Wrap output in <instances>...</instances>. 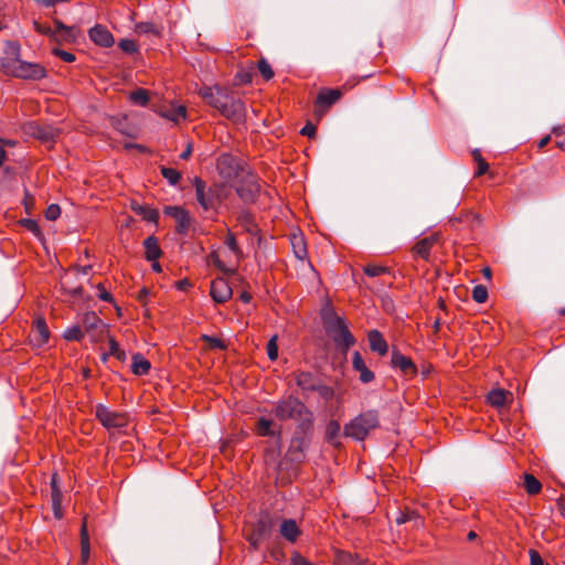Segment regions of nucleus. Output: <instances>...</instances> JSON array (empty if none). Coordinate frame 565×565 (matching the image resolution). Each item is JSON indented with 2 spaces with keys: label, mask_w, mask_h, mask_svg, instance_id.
Masks as SVG:
<instances>
[{
  "label": "nucleus",
  "mask_w": 565,
  "mask_h": 565,
  "mask_svg": "<svg viewBox=\"0 0 565 565\" xmlns=\"http://www.w3.org/2000/svg\"><path fill=\"white\" fill-rule=\"evenodd\" d=\"M199 95L226 119L235 124L245 122L247 115L245 103L228 89L220 86H204L199 90Z\"/></svg>",
  "instance_id": "obj_1"
},
{
  "label": "nucleus",
  "mask_w": 565,
  "mask_h": 565,
  "mask_svg": "<svg viewBox=\"0 0 565 565\" xmlns=\"http://www.w3.org/2000/svg\"><path fill=\"white\" fill-rule=\"evenodd\" d=\"M271 413L281 420H295L302 433H307L313 427V414L298 397L289 395L279 399Z\"/></svg>",
  "instance_id": "obj_2"
},
{
  "label": "nucleus",
  "mask_w": 565,
  "mask_h": 565,
  "mask_svg": "<svg viewBox=\"0 0 565 565\" xmlns=\"http://www.w3.org/2000/svg\"><path fill=\"white\" fill-rule=\"evenodd\" d=\"M380 425L379 412L370 409L363 412L345 424L343 434L345 437L362 441Z\"/></svg>",
  "instance_id": "obj_3"
},
{
  "label": "nucleus",
  "mask_w": 565,
  "mask_h": 565,
  "mask_svg": "<svg viewBox=\"0 0 565 565\" xmlns=\"http://www.w3.org/2000/svg\"><path fill=\"white\" fill-rule=\"evenodd\" d=\"M193 185L196 201L204 211L216 210L222 203V185L216 183L207 185L206 182L199 177H194Z\"/></svg>",
  "instance_id": "obj_4"
},
{
  "label": "nucleus",
  "mask_w": 565,
  "mask_h": 565,
  "mask_svg": "<svg viewBox=\"0 0 565 565\" xmlns=\"http://www.w3.org/2000/svg\"><path fill=\"white\" fill-rule=\"evenodd\" d=\"M273 520L269 514L260 515L259 519L245 530V539L254 551H257L263 542L270 535Z\"/></svg>",
  "instance_id": "obj_5"
},
{
  "label": "nucleus",
  "mask_w": 565,
  "mask_h": 565,
  "mask_svg": "<svg viewBox=\"0 0 565 565\" xmlns=\"http://www.w3.org/2000/svg\"><path fill=\"white\" fill-rule=\"evenodd\" d=\"M95 416L107 429L122 428L129 423V415L127 413L113 411L104 404L96 405Z\"/></svg>",
  "instance_id": "obj_6"
},
{
  "label": "nucleus",
  "mask_w": 565,
  "mask_h": 565,
  "mask_svg": "<svg viewBox=\"0 0 565 565\" xmlns=\"http://www.w3.org/2000/svg\"><path fill=\"white\" fill-rule=\"evenodd\" d=\"M81 327L89 334L93 342H102L108 335V324L94 311H87L82 316Z\"/></svg>",
  "instance_id": "obj_7"
},
{
  "label": "nucleus",
  "mask_w": 565,
  "mask_h": 565,
  "mask_svg": "<svg viewBox=\"0 0 565 565\" xmlns=\"http://www.w3.org/2000/svg\"><path fill=\"white\" fill-rule=\"evenodd\" d=\"M343 93L339 88H321L315 102V116L322 117L340 98Z\"/></svg>",
  "instance_id": "obj_8"
},
{
  "label": "nucleus",
  "mask_w": 565,
  "mask_h": 565,
  "mask_svg": "<svg viewBox=\"0 0 565 565\" xmlns=\"http://www.w3.org/2000/svg\"><path fill=\"white\" fill-rule=\"evenodd\" d=\"M46 75L47 73L43 65L25 62L21 58L18 62L14 73V77L29 81H40L46 77Z\"/></svg>",
  "instance_id": "obj_9"
},
{
  "label": "nucleus",
  "mask_w": 565,
  "mask_h": 565,
  "mask_svg": "<svg viewBox=\"0 0 565 565\" xmlns=\"http://www.w3.org/2000/svg\"><path fill=\"white\" fill-rule=\"evenodd\" d=\"M327 333L330 334L338 347L343 348L347 351L350 347L355 343V339L350 332L345 320L337 323L327 330Z\"/></svg>",
  "instance_id": "obj_10"
},
{
  "label": "nucleus",
  "mask_w": 565,
  "mask_h": 565,
  "mask_svg": "<svg viewBox=\"0 0 565 565\" xmlns=\"http://www.w3.org/2000/svg\"><path fill=\"white\" fill-rule=\"evenodd\" d=\"M440 236L434 233L427 237L419 239L413 247L412 254L414 258H420L428 262L433 247L439 242Z\"/></svg>",
  "instance_id": "obj_11"
},
{
  "label": "nucleus",
  "mask_w": 565,
  "mask_h": 565,
  "mask_svg": "<svg viewBox=\"0 0 565 565\" xmlns=\"http://www.w3.org/2000/svg\"><path fill=\"white\" fill-rule=\"evenodd\" d=\"M51 332L43 317H36L32 323L30 339L35 347H43L50 340Z\"/></svg>",
  "instance_id": "obj_12"
},
{
  "label": "nucleus",
  "mask_w": 565,
  "mask_h": 565,
  "mask_svg": "<svg viewBox=\"0 0 565 565\" xmlns=\"http://www.w3.org/2000/svg\"><path fill=\"white\" fill-rule=\"evenodd\" d=\"M210 295L216 303H225L232 298L233 290L224 278H215L211 282Z\"/></svg>",
  "instance_id": "obj_13"
},
{
  "label": "nucleus",
  "mask_w": 565,
  "mask_h": 565,
  "mask_svg": "<svg viewBox=\"0 0 565 565\" xmlns=\"http://www.w3.org/2000/svg\"><path fill=\"white\" fill-rule=\"evenodd\" d=\"M392 366L398 369L404 375L414 377L417 375V366L409 356L402 354L398 350L392 351Z\"/></svg>",
  "instance_id": "obj_14"
},
{
  "label": "nucleus",
  "mask_w": 565,
  "mask_h": 565,
  "mask_svg": "<svg viewBox=\"0 0 565 565\" xmlns=\"http://www.w3.org/2000/svg\"><path fill=\"white\" fill-rule=\"evenodd\" d=\"M451 226L460 230L461 227L458 225H462V228H467L469 231H473L475 228L481 225L480 215L472 211H461L458 216L449 220Z\"/></svg>",
  "instance_id": "obj_15"
},
{
  "label": "nucleus",
  "mask_w": 565,
  "mask_h": 565,
  "mask_svg": "<svg viewBox=\"0 0 565 565\" xmlns=\"http://www.w3.org/2000/svg\"><path fill=\"white\" fill-rule=\"evenodd\" d=\"M217 171L221 175L226 179H232L237 177L239 163L238 161L230 153H223L217 159Z\"/></svg>",
  "instance_id": "obj_16"
},
{
  "label": "nucleus",
  "mask_w": 565,
  "mask_h": 565,
  "mask_svg": "<svg viewBox=\"0 0 565 565\" xmlns=\"http://www.w3.org/2000/svg\"><path fill=\"white\" fill-rule=\"evenodd\" d=\"M88 35L96 45L102 47H110L115 43L113 34L102 24H96L93 26L89 30Z\"/></svg>",
  "instance_id": "obj_17"
},
{
  "label": "nucleus",
  "mask_w": 565,
  "mask_h": 565,
  "mask_svg": "<svg viewBox=\"0 0 565 565\" xmlns=\"http://www.w3.org/2000/svg\"><path fill=\"white\" fill-rule=\"evenodd\" d=\"M50 484H51V501H52L53 513H54V516L60 520L63 518V512H62V492L58 487L57 473L52 475Z\"/></svg>",
  "instance_id": "obj_18"
},
{
  "label": "nucleus",
  "mask_w": 565,
  "mask_h": 565,
  "mask_svg": "<svg viewBox=\"0 0 565 565\" xmlns=\"http://www.w3.org/2000/svg\"><path fill=\"white\" fill-rule=\"evenodd\" d=\"M352 366L360 373V381L362 383H370L374 380V373L366 366L361 353L359 351L353 352Z\"/></svg>",
  "instance_id": "obj_19"
},
{
  "label": "nucleus",
  "mask_w": 565,
  "mask_h": 565,
  "mask_svg": "<svg viewBox=\"0 0 565 565\" xmlns=\"http://www.w3.org/2000/svg\"><path fill=\"white\" fill-rule=\"evenodd\" d=\"M279 532L280 535L290 543H295L301 534V531L294 519L282 520Z\"/></svg>",
  "instance_id": "obj_20"
},
{
  "label": "nucleus",
  "mask_w": 565,
  "mask_h": 565,
  "mask_svg": "<svg viewBox=\"0 0 565 565\" xmlns=\"http://www.w3.org/2000/svg\"><path fill=\"white\" fill-rule=\"evenodd\" d=\"M367 340L370 344V349L373 352L379 353L381 356H384L388 352V345L382 333L377 330H371L367 334Z\"/></svg>",
  "instance_id": "obj_21"
},
{
  "label": "nucleus",
  "mask_w": 565,
  "mask_h": 565,
  "mask_svg": "<svg viewBox=\"0 0 565 565\" xmlns=\"http://www.w3.org/2000/svg\"><path fill=\"white\" fill-rule=\"evenodd\" d=\"M54 31L53 34L58 36L60 40L72 43L77 39V30L75 26L65 25L60 20H54Z\"/></svg>",
  "instance_id": "obj_22"
},
{
  "label": "nucleus",
  "mask_w": 565,
  "mask_h": 565,
  "mask_svg": "<svg viewBox=\"0 0 565 565\" xmlns=\"http://www.w3.org/2000/svg\"><path fill=\"white\" fill-rule=\"evenodd\" d=\"M238 196L245 202H253L258 192L259 185L253 180V177L245 183L236 188Z\"/></svg>",
  "instance_id": "obj_23"
},
{
  "label": "nucleus",
  "mask_w": 565,
  "mask_h": 565,
  "mask_svg": "<svg viewBox=\"0 0 565 565\" xmlns=\"http://www.w3.org/2000/svg\"><path fill=\"white\" fill-rule=\"evenodd\" d=\"M145 257L147 260H158L162 255L161 247L156 236H148L143 241Z\"/></svg>",
  "instance_id": "obj_24"
},
{
  "label": "nucleus",
  "mask_w": 565,
  "mask_h": 565,
  "mask_svg": "<svg viewBox=\"0 0 565 565\" xmlns=\"http://www.w3.org/2000/svg\"><path fill=\"white\" fill-rule=\"evenodd\" d=\"M296 383L297 385L303 390V391H317L319 388V385L313 376L312 373L310 372H298L296 373Z\"/></svg>",
  "instance_id": "obj_25"
},
{
  "label": "nucleus",
  "mask_w": 565,
  "mask_h": 565,
  "mask_svg": "<svg viewBox=\"0 0 565 565\" xmlns=\"http://www.w3.org/2000/svg\"><path fill=\"white\" fill-rule=\"evenodd\" d=\"M510 392L503 388L491 390L487 395V402L493 407H502L507 404Z\"/></svg>",
  "instance_id": "obj_26"
},
{
  "label": "nucleus",
  "mask_w": 565,
  "mask_h": 565,
  "mask_svg": "<svg viewBox=\"0 0 565 565\" xmlns=\"http://www.w3.org/2000/svg\"><path fill=\"white\" fill-rule=\"evenodd\" d=\"M151 363L143 358L140 353L132 355L131 372L135 375L141 376L149 373Z\"/></svg>",
  "instance_id": "obj_27"
},
{
  "label": "nucleus",
  "mask_w": 565,
  "mask_h": 565,
  "mask_svg": "<svg viewBox=\"0 0 565 565\" xmlns=\"http://www.w3.org/2000/svg\"><path fill=\"white\" fill-rule=\"evenodd\" d=\"M340 431V423L335 419H331L326 427V440L334 447H339L341 445L339 441Z\"/></svg>",
  "instance_id": "obj_28"
},
{
  "label": "nucleus",
  "mask_w": 565,
  "mask_h": 565,
  "mask_svg": "<svg viewBox=\"0 0 565 565\" xmlns=\"http://www.w3.org/2000/svg\"><path fill=\"white\" fill-rule=\"evenodd\" d=\"M321 319L323 321L326 331L344 320L335 313L334 309L330 305H327L321 309Z\"/></svg>",
  "instance_id": "obj_29"
},
{
  "label": "nucleus",
  "mask_w": 565,
  "mask_h": 565,
  "mask_svg": "<svg viewBox=\"0 0 565 565\" xmlns=\"http://www.w3.org/2000/svg\"><path fill=\"white\" fill-rule=\"evenodd\" d=\"M132 210L147 222L157 223L159 220V212L148 205H134Z\"/></svg>",
  "instance_id": "obj_30"
},
{
  "label": "nucleus",
  "mask_w": 565,
  "mask_h": 565,
  "mask_svg": "<svg viewBox=\"0 0 565 565\" xmlns=\"http://www.w3.org/2000/svg\"><path fill=\"white\" fill-rule=\"evenodd\" d=\"M290 242L296 257L301 260L305 259L308 255V250L303 236L295 234L291 236Z\"/></svg>",
  "instance_id": "obj_31"
},
{
  "label": "nucleus",
  "mask_w": 565,
  "mask_h": 565,
  "mask_svg": "<svg viewBox=\"0 0 565 565\" xmlns=\"http://www.w3.org/2000/svg\"><path fill=\"white\" fill-rule=\"evenodd\" d=\"M524 489L530 495H535L541 492L542 483L541 481L533 476L532 473H524Z\"/></svg>",
  "instance_id": "obj_32"
},
{
  "label": "nucleus",
  "mask_w": 565,
  "mask_h": 565,
  "mask_svg": "<svg viewBox=\"0 0 565 565\" xmlns=\"http://www.w3.org/2000/svg\"><path fill=\"white\" fill-rule=\"evenodd\" d=\"M109 343V352L104 353L102 359L103 361H106L109 355L116 358L118 361L124 362L126 360V352L119 348L118 342L115 340V338L109 337L108 338Z\"/></svg>",
  "instance_id": "obj_33"
},
{
  "label": "nucleus",
  "mask_w": 565,
  "mask_h": 565,
  "mask_svg": "<svg viewBox=\"0 0 565 565\" xmlns=\"http://www.w3.org/2000/svg\"><path fill=\"white\" fill-rule=\"evenodd\" d=\"M135 31L138 34H152L154 36L161 35V29L153 22H139L135 25Z\"/></svg>",
  "instance_id": "obj_34"
},
{
  "label": "nucleus",
  "mask_w": 565,
  "mask_h": 565,
  "mask_svg": "<svg viewBox=\"0 0 565 565\" xmlns=\"http://www.w3.org/2000/svg\"><path fill=\"white\" fill-rule=\"evenodd\" d=\"M31 129H32L33 136H35L36 138L44 140V141L52 140L56 136V132L52 127H43V126L34 125V126H31Z\"/></svg>",
  "instance_id": "obj_35"
},
{
  "label": "nucleus",
  "mask_w": 565,
  "mask_h": 565,
  "mask_svg": "<svg viewBox=\"0 0 565 565\" xmlns=\"http://www.w3.org/2000/svg\"><path fill=\"white\" fill-rule=\"evenodd\" d=\"M129 99L134 104L145 107L150 100L149 90L145 88H138L129 94Z\"/></svg>",
  "instance_id": "obj_36"
},
{
  "label": "nucleus",
  "mask_w": 565,
  "mask_h": 565,
  "mask_svg": "<svg viewBox=\"0 0 565 565\" xmlns=\"http://www.w3.org/2000/svg\"><path fill=\"white\" fill-rule=\"evenodd\" d=\"M20 58H13L3 56L0 58V71L8 75L14 77L15 67L18 65Z\"/></svg>",
  "instance_id": "obj_37"
},
{
  "label": "nucleus",
  "mask_w": 565,
  "mask_h": 565,
  "mask_svg": "<svg viewBox=\"0 0 565 565\" xmlns=\"http://www.w3.org/2000/svg\"><path fill=\"white\" fill-rule=\"evenodd\" d=\"M201 340L211 350H226L227 349V344L221 338L202 334Z\"/></svg>",
  "instance_id": "obj_38"
},
{
  "label": "nucleus",
  "mask_w": 565,
  "mask_h": 565,
  "mask_svg": "<svg viewBox=\"0 0 565 565\" xmlns=\"http://www.w3.org/2000/svg\"><path fill=\"white\" fill-rule=\"evenodd\" d=\"M177 222L175 231L179 234H185L189 231L191 224V217L186 210H184L181 214L174 218Z\"/></svg>",
  "instance_id": "obj_39"
},
{
  "label": "nucleus",
  "mask_w": 565,
  "mask_h": 565,
  "mask_svg": "<svg viewBox=\"0 0 565 565\" xmlns=\"http://www.w3.org/2000/svg\"><path fill=\"white\" fill-rule=\"evenodd\" d=\"M363 271L369 277H377L384 274H391V269L386 266L377 264H367L363 267Z\"/></svg>",
  "instance_id": "obj_40"
},
{
  "label": "nucleus",
  "mask_w": 565,
  "mask_h": 565,
  "mask_svg": "<svg viewBox=\"0 0 565 565\" xmlns=\"http://www.w3.org/2000/svg\"><path fill=\"white\" fill-rule=\"evenodd\" d=\"M473 160L477 162L478 169L475 173V177H481L489 170V164L482 157L479 149H475L472 151Z\"/></svg>",
  "instance_id": "obj_41"
},
{
  "label": "nucleus",
  "mask_w": 565,
  "mask_h": 565,
  "mask_svg": "<svg viewBox=\"0 0 565 565\" xmlns=\"http://www.w3.org/2000/svg\"><path fill=\"white\" fill-rule=\"evenodd\" d=\"M162 177L171 184L177 185L181 180V173L173 168L161 167L160 168Z\"/></svg>",
  "instance_id": "obj_42"
},
{
  "label": "nucleus",
  "mask_w": 565,
  "mask_h": 565,
  "mask_svg": "<svg viewBox=\"0 0 565 565\" xmlns=\"http://www.w3.org/2000/svg\"><path fill=\"white\" fill-rule=\"evenodd\" d=\"M81 545H82V561L85 563L89 556V539L86 529V523L84 522L81 530Z\"/></svg>",
  "instance_id": "obj_43"
},
{
  "label": "nucleus",
  "mask_w": 565,
  "mask_h": 565,
  "mask_svg": "<svg viewBox=\"0 0 565 565\" xmlns=\"http://www.w3.org/2000/svg\"><path fill=\"white\" fill-rule=\"evenodd\" d=\"M85 331L81 326H73L65 330L64 339L67 341H81L84 338Z\"/></svg>",
  "instance_id": "obj_44"
},
{
  "label": "nucleus",
  "mask_w": 565,
  "mask_h": 565,
  "mask_svg": "<svg viewBox=\"0 0 565 565\" xmlns=\"http://www.w3.org/2000/svg\"><path fill=\"white\" fill-rule=\"evenodd\" d=\"M271 420L270 419H267L265 417H260L257 422V434L262 437H266V436H273L274 433L273 430L270 429L271 427Z\"/></svg>",
  "instance_id": "obj_45"
},
{
  "label": "nucleus",
  "mask_w": 565,
  "mask_h": 565,
  "mask_svg": "<svg viewBox=\"0 0 565 565\" xmlns=\"http://www.w3.org/2000/svg\"><path fill=\"white\" fill-rule=\"evenodd\" d=\"M19 224L33 233L36 237H42V231L35 220L32 218H22L19 221Z\"/></svg>",
  "instance_id": "obj_46"
},
{
  "label": "nucleus",
  "mask_w": 565,
  "mask_h": 565,
  "mask_svg": "<svg viewBox=\"0 0 565 565\" xmlns=\"http://www.w3.org/2000/svg\"><path fill=\"white\" fill-rule=\"evenodd\" d=\"M4 54L8 57L20 58L21 45L17 41H8L4 46Z\"/></svg>",
  "instance_id": "obj_47"
},
{
  "label": "nucleus",
  "mask_w": 565,
  "mask_h": 565,
  "mask_svg": "<svg viewBox=\"0 0 565 565\" xmlns=\"http://www.w3.org/2000/svg\"><path fill=\"white\" fill-rule=\"evenodd\" d=\"M472 299L478 303H483L488 299V289L483 285H477L472 289Z\"/></svg>",
  "instance_id": "obj_48"
},
{
  "label": "nucleus",
  "mask_w": 565,
  "mask_h": 565,
  "mask_svg": "<svg viewBox=\"0 0 565 565\" xmlns=\"http://www.w3.org/2000/svg\"><path fill=\"white\" fill-rule=\"evenodd\" d=\"M257 68L260 73V75L269 81L274 77V71L270 66V64L265 60L260 58L257 63Z\"/></svg>",
  "instance_id": "obj_49"
},
{
  "label": "nucleus",
  "mask_w": 565,
  "mask_h": 565,
  "mask_svg": "<svg viewBox=\"0 0 565 565\" xmlns=\"http://www.w3.org/2000/svg\"><path fill=\"white\" fill-rule=\"evenodd\" d=\"M118 45L125 53L134 54L138 52V45L134 40L122 39Z\"/></svg>",
  "instance_id": "obj_50"
},
{
  "label": "nucleus",
  "mask_w": 565,
  "mask_h": 565,
  "mask_svg": "<svg viewBox=\"0 0 565 565\" xmlns=\"http://www.w3.org/2000/svg\"><path fill=\"white\" fill-rule=\"evenodd\" d=\"M267 355L270 361H276L278 358L277 335H274L267 343Z\"/></svg>",
  "instance_id": "obj_51"
},
{
  "label": "nucleus",
  "mask_w": 565,
  "mask_h": 565,
  "mask_svg": "<svg viewBox=\"0 0 565 565\" xmlns=\"http://www.w3.org/2000/svg\"><path fill=\"white\" fill-rule=\"evenodd\" d=\"M337 563L341 565H356V559L350 553L339 552L337 554Z\"/></svg>",
  "instance_id": "obj_52"
},
{
  "label": "nucleus",
  "mask_w": 565,
  "mask_h": 565,
  "mask_svg": "<svg viewBox=\"0 0 565 565\" xmlns=\"http://www.w3.org/2000/svg\"><path fill=\"white\" fill-rule=\"evenodd\" d=\"M96 289H97V297L102 300V301H106V302H114V297L111 296V294L106 289L105 285L103 282H99L97 286H96Z\"/></svg>",
  "instance_id": "obj_53"
},
{
  "label": "nucleus",
  "mask_w": 565,
  "mask_h": 565,
  "mask_svg": "<svg viewBox=\"0 0 565 565\" xmlns=\"http://www.w3.org/2000/svg\"><path fill=\"white\" fill-rule=\"evenodd\" d=\"M225 244L227 245V247L235 254V255H241L242 254V250L241 248L238 247V244H237V241H236V237L234 234L232 233H228L226 238H225Z\"/></svg>",
  "instance_id": "obj_54"
},
{
  "label": "nucleus",
  "mask_w": 565,
  "mask_h": 565,
  "mask_svg": "<svg viewBox=\"0 0 565 565\" xmlns=\"http://www.w3.org/2000/svg\"><path fill=\"white\" fill-rule=\"evenodd\" d=\"M52 53H53V55L60 57L62 61H64L66 63H72L76 58L73 53L57 49V47L53 49Z\"/></svg>",
  "instance_id": "obj_55"
},
{
  "label": "nucleus",
  "mask_w": 565,
  "mask_h": 565,
  "mask_svg": "<svg viewBox=\"0 0 565 565\" xmlns=\"http://www.w3.org/2000/svg\"><path fill=\"white\" fill-rule=\"evenodd\" d=\"M22 203L26 214H31L35 205V198L30 192L25 191Z\"/></svg>",
  "instance_id": "obj_56"
},
{
  "label": "nucleus",
  "mask_w": 565,
  "mask_h": 565,
  "mask_svg": "<svg viewBox=\"0 0 565 565\" xmlns=\"http://www.w3.org/2000/svg\"><path fill=\"white\" fill-rule=\"evenodd\" d=\"M290 563L291 565H315L298 552L291 554Z\"/></svg>",
  "instance_id": "obj_57"
},
{
  "label": "nucleus",
  "mask_w": 565,
  "mask_h": 565,
  "mask_svg": "<svg viewBox=\"0 0 565 565\" xmlns=\"http://www.w3.org/2000/svg\"><path fill=\"white\" fill-rule=\"evenodd\" d=\"M186 116V108L182 105L178 106L173 113L168 116L169 119L178 122L180 119H184Z\"/></svg>",
  "instance_id": "obj_58"
},
{
  "label": "nucleus",
  "mask_w": 565,
  "mask_h": 565,
  "mask_svg": "<svg viewBox=\"0 0 565 565\" xmlns=\"http://www.w3.org/2000/svg\"><path fill=\"white\" fill-rule=\"evenodd\" d=\"M61 214V209L57 204H51L45 211V217L50 221L56 220Z\"/></svg>",
  "instance_id": "obj_59"
},
{
  "label": "nucleus",
  "mask_w": 565,
  "mask_h": 565,
  "mask_svg": "<svg viewBox=\"0 0 565 565\" xmlns=\"http://www.w3.org/2000/svg\"><path fill=\"white\" fill-rule=\"evenodd\" d=\"M530 565H544V561L536 550L531 548L529 551Z\"/></svg>",
  "instance_id": "obj_60"
},
{
  "label": "nucleus",
  "mask_w": 565,
  "mask_h": 565,
  "mask_svg": "<svg viewBox=\"0 0 565 565\" xmlns=\"http://www.w3.org/2000/svg\"><path fill=\"white\" fill-rule=\"evenodd\" d=\"M183 211H184V209L181 206H167V207H164L163 212L166 215L177 218V216L179 214H181Z\"/></svg>",
  "instance_id": "obj_61"
},
{
  "label": "nucleus",
  "mask_w": 565,
  "mask_h": 565,
  "mask_svg": "<svg viewBox=\"0 0 565 565\" xmlns=\"http://www.w3.org/2000/svg\"><path fill=\"white\" fill-rule=\"evenodd\" d=\"M316 131L317 127L311 122H307L306 126L300 130V134L302 136L313 137Z\"/></svg>",
  "instance_id": "obj_62"
},
{
  "label": "nucleus",
  "mask_w": 565,
  "mask_h": 565,
  "mask_svg": "<svg viewBox=\"0 0 565 565\" xmlns=\"http://www.w3.org/2000/svg\"><path fill=\"white\" fill-rule=\"evenodd\" d=\"M33 26H34V30L38 33H40V34L47 35V34H52L53 33V31H52V29L50 26H45V25L39 23L38 21L33 22Z\"/></svg>",
  "instance_id": "obj_63"
},
{
  "label": "nucleus",
  "mask_w": 565,
  "mask_h": 565,
  "mask_svg": "<svg viewBox=\"0 0 565 565\" xmlns=\"http://www.w3.org/2000/svg\"><path fill=\"white\" fill-rule=\"evenodd\" d=\"M149 294H150V291H149V289H148V288H142V289L138 292V297H137V298H138V300H139L140 302H142L143 305H146V302H147V298H148Z\"/></svg>",
  "instance_id": "obj_64"
}]
</instances>
